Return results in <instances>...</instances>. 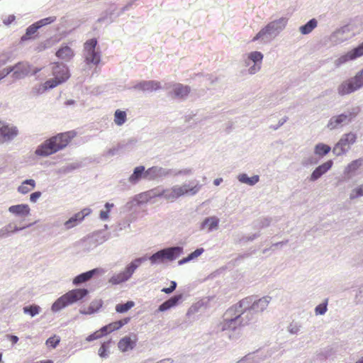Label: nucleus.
Instances as JSON below:
<instances>
[{
    "label": "nucleus",
    "instance_id": "ddd939ff",
    "mask_svg": "<svg viewBox=\"0 0 363 363\" xmlns=\"http://www.w3.org/2000/svg\"><path fill=\"white\" fill-rule=\"evenodd\" d=\"M353 117L354 115L352 113L333 116L328 121L327 126L330 130L336 129L342 124L350 122Z\"/></svg>",
    "mask_w": 363,
    "mask_h": 363
},
{
    "label": "nucleus",
    "instance_id": "7c9ffc66",
    "mask_svg": "<svg viewBox=\"0 0 363 363\" xmlns=\"http://www.w3.org/2000/svg\"><path fill=\"white\" fill-rule=\"evenodd\" d=\"M108 333V326L102 327L99 330L94 332L86 337V340L90 342L94 340H97Z\"/></svg>",
    "mask_w": 363,
    "mask_h": 363
},
{
    "label": "nucleus",
    "instance_id": "6ab92c4d",
    "mask_svg": "<svg viewBox=\"0 0 363 363\" xmlns=\"http://www.w3.org/2000/svg\"><path fill=\"white\" fill-rule=\"evenodd\" d=\"M10 213L21 216H27L30 214V207L28 204L13 205L9 208Z\"/></svg>",
    "mask_w": 363,
    "mask_h": 363
},
{
    "label": "nucleus",
    "instance_id": "4d7b16f0",
    "mask_svg": "<svg viewBox=\"0 0 363 363\" xmlns=\"http://www.w3.org/2000/svg\"><path fill=\"white\" fill-rule=\"evenodd\" d=\"M21 228H16V227L13 226V225H12V224H9V225H7V227H6V230H7L8 232H10V231H11V232H15V231L19 230H21Z\"/></svg>",
    "mask_w": 363,
    "mask_h": 363
},
{
    "label": "nucleus",
    "instance_id": "412c9836",
    "mask_svg": "<svg viewBox=\"0 0 363 363\" xmlns=\"http://www.w3.org/2000/svg\"><path fill=\"white\" fill-rule=\"evenodd\" d=\"M191 89L189 86L183 85L182 84H176L173 87V94L175 97L184 98L189 95Z\"/></svg>",
    "mask_w": 363,
    "mask_h": 363
},
{
    "label": "nucleus",
    "instance_id": "7ed1b4c3",
    "mask_svg": "<svg viewBox=\"0 0 363 363\" xmlns=\"http://www.w3.org/2000/svg\"><path fill=\"white\" fill-rule=\"evenodd\" d=\"M199 188L197 186L190 188L189 185L174 186L171 189H164L160 193H155L154 190L144 192L140 195L143 201H148L149 199L155 196H163L167 200L173 201L186 194L191 193L195 194Z\"/></svg>",
    "mask_w": 363,
    "mask_h": 363
},
{
    "label": "nucleus",
    "instance_id": "f3484780",
    "mask_svg": "<svg viewBox=\"0 0 363 363\" xmlns=\"http://www.w3.org/2000/svg\"><path fill=\"white\" fill-rule=\"evenodd\" d=\"M17 133L18 130L15 127L9 126L0 121V141L1 140H10L15 137Z\"/></svg>",
    "mask_w": 363,
    "mask_h": 363
},
{
    "label": "nucleus",
    "instance_id": "473e14b6",
    "mask_svg": "<svg viewBox=\"0 0 363 363\" xmlns=\"http://www.w3.org/2000/svg\"><path fill=\"white\" fill-rule=\"evenodd\" d=\"M203 248H199V249L196 250L194 252H191L188 257L179 260V264H183L199 257V255H201L203 253Z\"/></svg>",
    "mask_w": 363,
    "mask_h": 363
},
{
    "label": "nucleus",
    "instance_id": "4468645a",
    "mask_svg": "<svg viewBox=\"0 0 363 363\" xmlns=\"http://www.w3.org/2000/svg\"><path fill=\"white\" fill-rule=\"evenodd\" d=\"M91 213V210L89 208H85L81 211L75 213L65 223V226L67 229L72 228L76 226L78 223L82 222L84 218Z\"/></svg>",
    "mask_w": 363,
    "mask_h": 363
},
{
    "label": "nucleus",
    "instance_id": "2f4dec72",
    "mask_svg": "<svg viewBox=\"0 0 363 363\" xmlns=\"http://www.w3.org/2000/svg\"><path fill=\"white\" fill-rule=\"evenodd\" d=\"M331 148L329 145L323 144V143H318L315 147V153L319 156H324L327 155L330 151Z\"/></svg>",
    "mask_w": 363,
    "mask_h": 363
},
{
    "label": "nucleus",
    "instance_id": "aec40b11",
    "mask_svg": "<svg viewBox=\"0 0 363 363\" xmlns=\"http://www.w3.org/2000/svg\"><path fill=\"white\" fill-rule=\"evenodd\" d=\"M162 251L164 259L174 260L180 255L182 252V248L174 247L162 250Z\"/></svg>",
    "mask_w": 363,
    "mask_h": 363
},
{
    "label": "nucleus",
    "instance_id": "8fccbe9b",
    "mask_svg": "<svg viewBox=\"0 0 363 363\" xmlns=\"http://www.w3.org/2000/svg\"><path fill=\"white\" fill-rule=\"evenodd\" d=\"M107 326H108V329L109 328V331L108 332H111V331H113V330H118V329L121 328V326H119L118 325V321L109 324Z\"/></svg>",
    "mask_w": 363,
    "mask_h": 363
},
{
    "label": "nucleus",
    "instance_id": "a19ab883",
    "mask_svg": "<svg viewBox=\"0 0 363 363\" xmlns=\"http://www.w3.org/2000/svg\"><path fill=\"white\" fill-rule=\"evenodd\" d=\"M248 58L254 62H262L263 59V55L258 51L252 52L249 54Z\"/></svg>",
    "mask_w": 363,
    "mask_h": 363
},
{
    "label": "nucleus",
    "instance_id": "393cba45",
    "mask_svg": "<svg viewBox=\"0 0 363 363\" xmlns=\"http://www.w3.org/2000/svg\"><path fill=\"white\" fill-rule=\"evenodd\" d=\"M35 187V182L34 179H26L18 187V191L22 194H26L33 191Z\"/></svg>",
    "mask_w": 363,
    "mask_h": 363
},
{
    "label": "nucleus",
    "instance_id": "c03bdc74",
    "mask_svg": "<svg viewBox=\"0 0 363 363\" xmlns=\"http://www.w3.org/2000/svg\"><path fill=\"white\" fill-rule=\"evenodd\" d=\"M182 298V295H177L173 297H171L168 300H167V303L169 304L170 308H172L177 305L178 302Z\"/></svg>",
    "mask_w": 363,
    "mask_h": 363
},
{
    "label": "nucleus",
    "instance_id": "c756f323",
    "mask_svg": "<svg viewBox=\"0 0 363 363\" xmlns=\"http://www.w3.org/2000/svg\"><path fill=\"white\" fill-rule=\"evenodd\" d=\"M125 111L116 110L114 113V122L117 125H122L126 121Z\"/></svg>",
    "mask_w": 363,
    "mask_h": 363
},
{
    "label": "nucleus",
    "instance_id": "3c124183",
    "mask_svg": "<svg viewBox=\"0 0 363 363\" xmlns=\"http://www.w3.org/2000/svg\"><path fill=\"white\" fill-rule=\"evenodd\" d=\"M15 18H16L13 15H9L4 20V23L5 25H9L15 21Z\"/></svg>",
    "mask_w": 363,
    "mask_h": 363
},
{
    "label": "nucleus",
    "instance_id": "0eeeda50",
    "mask_svg": "<svg viewBox=\"0 0 363 363\" xmlns=\"http://www.w3.org/2000/svg\"><path fill=\"white\" fill-rule=\"evenodd\" d=\"M145 260L144 257L135 259L126 267L124 271L111 277L109 281L113 284H119L128 280L135 269Z\"/></svg>",
    "mask_w": 363,
    "mask_h": 363
},
{
    "label": "nucleus",
    "instance_id": "37998d69",
    "mask_svg": "<svg viewBox=\"0 0 363 363\" xmlns=\"http://www.w3.org/2000/svg\"><path fill=\"white\" fill-rule=\"evenodd\" d=\"M350 51H351V52L352 54V57L354 59H356L357 57L362 56L363 55V43H361L358 47L352 49Z\"/></svg>",
    "mask_w": 363,
    "mask_h": 363
},
{
    "label": "nucleus",
    "instance_id": "58836bf2",
    "mask_svg": "<svg viewBox=\"0 0 363 363\" xmlns=\"http://www.w3.org/2000/svg\"><path fill=\"white\" fill-rule=\"evenodd\" d=\"M56 21L55 16H50L48 18H43L37 22L35 23L37 26L40 28L45 26L46 25L50 24Z\"/></svg>",
    "mask_w": 363,
    "mask_h": 363
},
{
    "label": "nucleus",
    "instance_id": "2eb2a0df",
    "mask_svg": "<svg viewBox=\"0 0 363 363\" xmlns=\"http://www.w3.org/2000/svg\"><path fill=\"white\" fill-rule=\"evenodd\" d=\"M242 318L240 314L237 315L235 318H225L222 323V330H235L238 327L247 324V322L242 323Z\"/></svg>",
    "mask_w": 363,
    "mask_h": 363
},
{
    "label": "nucleus",
    "instance_id": "f704fd0d",
    "mask_svg": "<svg viewBox=\"0 0 363 363\" xmlns=\"http://www.w3.org/2000/svg\"><path fill=\"white\" fill-rule=\"evenodd\" d=\"M38 29H39V27L37 26V24L35 23L30 25L26 29V34L21 38L22 40H26L30 39L31 35L37 32Z\"/></svg>",
    "mask_w": 363,
    "mask_h": 363
},
{
    "label": "nucleus",
    "instance_id": "a18cd8bd",
    "mask_svg": "<svg viewBox=\"0 0 363 363\" xmlns=\"http://www.w3.org/2000/svg\"><path fill=\"white\" fill-rule=\"evenodd\" d=\"M327 303L328 301L326 300L325 303H320L315 307V311L316 315H323L327 311Z\"/></svg>",
    "mask_w": 363,
    "mask_h": 363
},
{
    "label": "nucleus",
    "instance_id": "79ce46f5",
    "mask_svg": "<svg viewBox=\"0 0 363 363\" xmlns=\"http://www.w3.org/2000/svg\"><path fill=\"white\" fill-rule=\"evenodd\" d=\"M363 196V184L358 187L354 189L350 194V199H354Z\"/></svg>",
    "mask_w": 363,
    "mask_h": 363
},
{
    "label": "nucleus",
    "instance_id": "9b49d317",
    "mask_svg": "<svg viewBox=\"0 0 363 363\" xmlns=\"http://www.w3.org/2000/svg\"><path fill=\"white\" fill-rule=\"evenodd\" d=\"M97 40L96 38L90 39L84 43L85 58L87 63L98 65L101 60L100 53L96 51Z\"/></svg>",
    "mask_w": 363,
    "mask_h": 363
},
{
    "label": "nucleus",
    "instance_id": "603ef678",
    "mask_svg": "<svg viewBox=\"0 0 363 363\" xmlns=\"http://www.w3.org/2000/svg\"><path fill=\"white\" fill-rule=\"evenodd\" d=\"M109 209H107L106 211H101L100 213V218L101 220H106L108 218Z\"/></svg>",
    "mask_w": 363,
    "mask_h": 363
},
{
    "label": "nucleus",
    "instance_id": "09e8293b",
    "mask_svg": "<svg viewBox=\"0 0 363 363\" xmlns=\"http://www.w3.org/2000/svg\"><path fill=\"white\" fill-rule=\"evenodd\" d=\"M40 196H41V192H40V191L33 192L30 196V201L31 202L35 203L40 197Z\"/></svg>",
    "mask_w": 363,
    "mask_h": 363
},
{
    "label": "nucleus",
    "instance_id": "5fc2aeb1",
    "mask_svg": "<svg viewBox=\"0 0 363 363\" xmlns=\"http://www.w3.org/2000/svg\"><path fill=\"white\" fill-rule=\"evenodd\" d=\"M130 320V318H125L122 320H120L118 321V325L121 327L123 326L124 325L127 324Z\"/></svg>",
    "mask_w": 363,
    "mask_h": 363
},
{
    "label": "nucleus",
    "instance_id": "c9c22d12",
    "mask_svg": "<svg viewBox=\"0 0 363 363\" xmlns=\"http://www.w3.org/2000/svg\"><path fill=\"white\" fill-rule=\"evenodd\" d=\"M40 311V308L37 305H31L23 308V312L30 315L32 317L38 315Z\"/></svg>",
    "mask_w": 363,
    "mask_h": 363
},
{
    "label": "nucleus",
    "instance_id": "c85d7f7f",
    "mask_svg": "<svg viewBox=\"0 0 363 363\" xmlns=\"http://www.w3.org/2000/svg\"><path fill=\"white\" fill-rule=\"evenodd\" d=\"M218 224V218L215 217L207 218L202 223V228H206L208 230H212L213 229L217 228Z\"/></svg>",
    "mask_w": 363,
    "mask_h": 363
},
{
    "label": "nucleus",
    "instance_id": "20e7f679",
    "mask_svg": "<svg viewBox=\"0 0 363 363\" xmlns=\"http://www.w3.org/2000/svg\"><path fill=\"white\" fill-rule=\"evenodd\" d=\"M52 74L53 78L45 81L42 86L36 89V94H41L48 89L57 86L66 82L70 77L68 67L59 62H54L52 64Z\"/></svg>",
    "mask_w": 363,
    "mask_h": 363
},
{
    "label": "nucleus",
    "instance_id": "4c0bfd02",
    "mask_svg": "<svg viewBox=\"0 0 363 363\" xmlns=\"http://www.w3.org/2000/svg\"><path fill=\"white\" fill-rule=\"evenodd\" d=\"M150 260L152 264H155L158 262H162L164 260V255L162 251L160 250L155 254H153L150 257Z\"/></svg>",
    "mask_w": 363,
    "mask_h": 363
},
{
    "label": "nucleus",
    "instance_id": "72a5a7b5",
    "mask_svg": "<svg viewBox=\"0 0 363 363\" xmlns=\"http://www.w3.org/2000/svg\"><path fill=\"white\" fill-rule=\"evenodd\" d=\"M134 305H135V303L132 301H128L123 304H117L116 306V311L118 313H125V312L128 311V310H130L131 308H133L134 306Z\"/></svg>",
    "mask_w": 363,
    "mask_h": 363
},
{
    "label": "nucleus",
    "instance_id": "a878e982",
    "mask_svg": "<svg viewBox=\"0 0 363 363\" xmlns=\"http://www.w3.org/2000/svg\"><path fill=\"white\" fill-rule=\"evenodd\" d=\"M363 164V159H357L352 161L347 166L345 167L344 174L345 175L350 176L352 174H354L357 169L360 168V167Z\"/></svg>",
    "mask_w": 363,
    "mask_h": 363
},
{
    "label": "nucleus",
    "instance_id": "f257e3e1",
    "mask_svg": "<svg viewBox=\"0 0 363 363\" xmlns=\"http://www.w3.org/2000/svg\"><path fill=\"white\" fill-rule=\"evenodd\" d=\"M76 136L74 131H67L59 133L46 140L35 150V155L41 157H47L52 155L65 147Z\"/></svg>",
    "mask_w": 363,
    "mask_h": 363
},
{
    "label": "nucleus",
    "instance_id": "a211bd4d",
    "mask_svg": "<svg viewBox=\"0 0 363 363\" xmlns=\"http://www.w3.org/2000/svg\"><path fill=\"white\" fill-rule=\"evenodd\" d=\"M333 164V162L332 160H328L315 168V169L311 175V181H315L320 178L323 174H325L332 167Z\"/></svg>",
    "mask_w": 363,
    "mask_h": 363
},
{
    "label": "nucleus",
    "instance_id": "ea45409f",
    "mask_svg": "<svg viewBox=\"0 0 363 363\" xmlns=\"http://www.w3.org/2000/svg\"><path fill=\"white\" fill-rule=\"evenodd\" d=\"M354 60V58L352 57V54L351 51H350L347 54L339 57L336 61V65L337 66H339L343 63H345L346 62H347L349 60Z\"/></svg>",
    "mask_w": 363,
    "mask_h": 363
},
{
    "label": "nucleus",
    "instance_id": "864d4df0",
    "mask_svg": "<svg viewBox=\"0 0 363 363\" xmlns=\"http://www.w3.org/2000/svg\"><path fill=\"white\" fill-rule=\"evenodd\" d=\"M171 308L169 306V304L167 303V301H164L163 303H162L159 307L160 311H164L168 309Z\"/></svg>",
    "mask_w": 363,
    "mask_h": 363
},
{
    "label": "nucleus",
    "instance_id": "f03ea898",
    "mask_svg": "<svg viewBox=\"0 0 363 363\" xmlns=\"http://www.w3.org/2000/svg\"><path fill=\"white\" fill-rule=\"evenodd\" d=\"M271 298L269 296H264L256 301L252 302L251 297H246L242 299L234 308H230L227 311L225 315L228 316L231 315L233 311H238V312L244 314L247 311L248 313L252 314L253 313H257L262 312L269 305Z\"/></svg>",
    "mask_w": 363,
    "mask_h": 363
},
{
    "label": "nucleus",
    "instance_id": "680f3d73",
    "mask_svg": "<svg viewBox=\"0 0 363 363\" xmlns=\"http://www.w3.org/2000/svg\"><path fill=\"white\" fill-rule=\"evenodd\" d=\"M106 208L107 209H109L110 210V208L113 207V203H106V205H105Z\"/></svg>",
    "mask_w": 363,
    "mask_h": 363
},
{
    "label": "nucleus",
    "instance_id": "13d9d810",
    "mask_svg": "<svg viewBox=\"0 0 363 363\" xmlns=\"http://www.w3.org/2000/svg\"><path fill=\"white\" fill-rule=\"evenodd\" d=\"M10 340L13 344H16L18 341V337L16 335H11Z\"/></svg>",
    "mask_w": 363,
    "mask_h": 363
},
{
    "label": "nucleus",
    "instance_id": "e433bc0d",
    "mask_svg": "<svg viewBox=\"0 0 363 363\" xmlns=\"http://www.w3.org/2000/svg\"><path fill=\"white\" fill-rule=\"evenodd\" d=\"M111 341L108 340L107 342H104L101 347L99 350V355L101 357H106L108 356V350L109 348V345Z\"/></svg>",
    "mask_w": 363,
    "mask_h": 363
},
{
    "label": "nucleus",
    "instance_id": "0e129e2a",
    "mask_svg": "<svg viewBox=\"0 0 363 363\" xmlns=\"http://www.w3.org/2000/svg\"><path fill=\"white\" fill-rule=\"evenodd\" d=\"M356 363H363V357L359 359L358 362H357Z\"/></svg>",
    "mask_w": 363,
    "mask_h": 363
},
{
    "label": "nucleus",
    "instance_id": "b1692460",
    "mask_svg": "<svg viewBox=\"0 0 363 363\" xmlns=\"http://www.w3.org/2000/svg\"><path fill=\"white\" fill-rule=\"evenodd\" d=\"M96 272H97V269H94L88 271L86 272L82 273V274L77 276L73 279V284L74 285H79L80 284H82V283H84V282L89 281V279H91L93 277V276L96 273Z\"/></svg>",
    "mask_w": 363,
    "mask_h": 363
},
{
    "label": "nucleus",
    "instance_id": "6e6552de",
    "mask_svg": "<svg viewBox=\"0 0 363 363\" xmlns=\"http://www.w3.org/2000/svg\"><path fill=\"white\" fill-rule=\"evenodd\" d=\"M363 86V69L353 78L343 82L338 87V93L343 96L349 94Z\"/></svg>",
    "mask_w": 363,
    "mask_h": 363
},
{
    "label": "nucleus",
    "instance_id": "bb28decb",
    "mask_svg": "<svg viewBox=\"0 0 363 363\" xmlns=\"http://www.w3.org/2000/svg\"><path fill=\"white\" fill-rule=\"evenodd\" d=\"M317 21L315 18H313L306 24L300 27V32L303 35L308 34L317 26Z\"/></svg>",
    "mask_w": 363,
    "mask_h": 363
},
{
    "label": "nucleus",
    "instance_id": "6e6d98bb",
    "mask_svg": "<svg viewBox=\"0 0 363 363\" xmlns=\"http://www.w3.org/2000/svg\"><path fill=\"white\" fill-rule=\"evenodd\" d=\"M260 69V66L255 65L249 69V72L250 74H255L256 72Z\"/></svg>",
    "mask_w": 363,
    "mask_h": 363
},
{
    "label": "nucleus",
    "instance_id": "f8f14e48",
    "mask_svg": "<svg viewBox=\"0 0 363 363\" xmlns=\"http://www.w3.org/2000/svg\"><path fill=\"white\" fill-rule=\"evenodd\" d=\"M158 169L157 167H151L145 172L143 166H139L135 168L133 173L130 175L129 180L132 183H135L141 178L143 174L145 178L152 179L157 174Z\"/></svg>",
    "mask_w": 363,
    "mask_h": 363
},
{
    "label": "nucleus",
    "instance_id": "39448f33",
    "mask_svg": "<svg viewBox=\"0 0 363 363\" xmlns=\"http://www.w3.org/2000/svg\"><path fill=\"white\" fill-rule=\"evenodd\" d=\"M86 289H77L69 291L60 296L52 306L53 311H58L62 308L82 300L88 294Z\"/></svg>",
    "mask_w": 363,
    "mask_h": 363
},
{
    "label": "nucleus",
    "instance_id": "49530a36",
    "mask_svg": "<svg viewBox=\"0 0 363 363\" xmlns=\"http://www.w3.org/2000/svg\"><path fill=\"white\" fill-rule=\"evenodd\" d=\"M59 342H60V339L57 338V337L54 336V337H51L47 340L46 345L48 346H50L54 348L58 345Z\"/></svg>",
    "mask_w": 363,
    "mask_h": 363
},
{
    "label": "nucleus",
    "instance_id": "de8ad7c7",
    "mask_svg": "<svg viewBox=\"0 0 363 363\" xmlns=\"http://www.w3.org/2000/svg\"><path fill=\"white\" fill-rule=\"evenodd\" d=\"M177 287V283L174 281H171V286L168 288H163L162 291L165 294H171L172 291L175 290Z\"/></svg>",
    "mask_w": 363,
    "mask_h": 363
},
{
    "label": "nucleus",
    "instance_id": "bf43d9fd",
    "mask_svg": "<svg viewBox=\"0 0 363 363\" xmlns=\"http://www.w3.org/2000/svg\"><path fill=\"white\" fill-rule=\"evenodd\" d=\"M223 182V179L222 178H218V179H216L214 181H213V184L216 185V186H218L221 182Z\"/></svg>",
    "mask_w": 363,
    "mask_h": 363
},
{
    "label": "nucleus",
    "instance_id": "423d86ee",
    "mask_svg": "<svg viewBox=\"0 0 363 363\" xmlns=\"http://www.w3.org/2000/svg\"><path fill=\"white\" fill-rule=\"evenodd\" d=\"M41 70L40 68L32 69L31 65L28 62H21L15 65L13 67H10L3 69L4 75L6 76L9 73H13V77L15 79H22L28 76L29 74H35Z\"/></svg>",
    "mask_w": 363,
    "mask_h": 363
},
{
    "label": "nucleus",
    "instance_id": "1a4fd4ad",
    "mask_svg": "<svg viewBox=\"0 0 363 363\" xmlns=\"http://www.w3.org/2000/svg\"><path fill=\"white\" fill-rule=\"evenodd\" d=\"M357 140V135L353 133L344 134L333 149V152L340 156L346 153Z\"/></svg>",
    "mask_w": 363,
    "mask_h": 363
},
{
    "label": "nucleus",
    "instance_id": "052dcab7",
    "mask_svg": "<svg viewBox=\"0 0 363 363\" xmlns=\"http://www.w3.org/2000/svg\"><path fill=\"white\" fill-rule=\"evenodd\" d=\"M157 363H178L177 362L171 361L170 359H164Z\"/></svg>",
    "mask_w": 363,
    "mask_h": 363
},
{
    "label": "nucleus",
    "instance_id": "cd10ccee",
    "mask_svg": "<svg viewBox=\"0 0 363 363\" xmlns=\"http://www.w3.org/2000/svg\"><path fill=\"white\" fill-rule=\"evenodd\" d=\"M238 179L242 183L252 186L258 182L259 177L255 175L252 177H249L246 174H242L238 176Z\"/></svg>",
    "mask_w": 363,
    "mask_h": 363
},
{
    "label": "nucleus",
    "instance_id": "4be33fe9",
    "mask_svg": "<svg viewBox=\"0 0 363 363\" xmlns=\"http://www.w3.org/2000/svg\"><path fill=\"white\" fill-rule=\"evenodd\" d=\"M138 88L143 91H152L160 89V83L157 81H143L138 84Z\"/></svg>",
    "mask_w": 363,
    "mask_h": 363
},
{
    "label": "nucleus",
    "instance_id": "9d476101",
    "mask_svg": "<svg viewBox=\"0 0 363 363\" xmlns=\"http://www.w3.org/2000/svg\"><path fill=\"white\" fill-rule=\"evenodd\" d=\"M286 22L287 20L285 18H281L279 20L270 22L259 31V33L253 38L252 41H256L267 34L271 35L275 32H279L285 27Z\"/></svg>",
    "mask_w": 363,
    "mask_h": 363
},
{
    "label": "nucleus",
    "instance_id": "e2e57ef3",
    "mask_svg": "<svg viewBox=\"0 0 363 363\" xmlns=\"http://www.w3.org/2000/svg\"><path fill=\"white\" fill-rule=\"evenodd\" d=\"M4 77H6V76L4 75V72H3V70H2V71L0 72V80H1V79H3Z\"/></svg>",
    "mask_w": 363,
    "mask_h": 363
},
{
    "label": "nucleus",
    "instance_id": "dca6fc26",
    "mask_svg": "<svg viewBox=\"0 0 363 363\" xmlns=\"http://www.w3.org/2000/svg\"><path fill=\"white\" fill-rule=\"evenodd\" d=\"M138 340L136 335L131 336H125L121 339L118 343L119 350L122 352H127L130 350H133Z\"/></svg>",
    "mask_w": 363,
    "mask_h": 363
},
{
    "label": "nucleus",
    "instance_id": "5701e85b",
    "mask_svg": "<svg viewBox=\"0 0 363 363\" xmlns=\"http://www.w3.org/2000/svg\"><path fill=\"white\" fill-rule=\"evenodd\" d=\"M56 56L65 61L70 60L74 57V52L69 46H63L56 52Z\"/></svg>",
    "mask_w": 363,
    "mask_h": 363
}]
</instances>
